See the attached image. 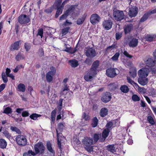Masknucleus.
<instances>
[{"instance_id":"f257e3e1","label":"nucleus","mask_w":156,"mask_h":156,"mask_svg":"<svg viewBox=\"0 0 156 156\" xmlns=\"http://www.w3.org/2000/svg\"><path fill=\"white\" fill-rule=\"evenodd\" d=\"M83 142L86 146L85 148L87 151L90 153L93 151V147L91 146L93 143V140L91 138L86 137L83 140Z\"/></svg>"},{"instance_id":"f03ea898","label":"nucleus","mask_w":156,"mask_h":156,"mask_svg":"<svg viewBox=\"0 0 156 156\" xmlns=\"http://www.w3.org/2000/svg\"><path fill=\"white\" fill-rule=\"evenodd\" d=\"M64 127V124L63 123L60 122L58 123V129H56L58 146L61 153H62V147L61 145V141L62 137L60 135L61 134L58 133V130L60 131V132L62 131Z\"/></svg>"},{"instance_id":"7ed1b4c3","label":"nucleus","mask_w":156,"mask_h":156,"mask_svg":"<svg viewBox=\"0 0 156 156\" xmlns=\"http://www.w3.org/2000/svg\"><path fill=\"white\" fill-rule=\"evenodd\" d=\"M16 142L20 146H24L27 144V140L25 136L19 135L16 137Z\"/></svg>"},{"instance_id":"20e7f679","label":"nucleus","mask_w":156,"mask_h":156,"mask_svg":"<svg viewBox=\"0 0 156 156\" xmlns=\"http://www.w3.org/2000/svg\"><path fill=\"white\" fill-rule=\"evenodd\" d=\"M113 16L116 20L120 21L124 19L125 15L122 11L113 10Z\"/></svg>"},{"instance_id":"39448f33","label":"nucleus","mask_w":156,"mask_h":156,"mask_svg":"<svg viewBox=\"0 0 156 156\" xmlns=\"http://www.w3.org/2000/svg\"><path fill=\"white\" fill-rule=\"evenodd\" d=\"M50 71H48L46 75V77L48 82L50 83L51 82L53 79V76L55 75L56 73L55 68L51 66L50 68Z\"/></svg>"},{"instance_id":"423d86ee","label":"nucleus","mask_w":156,"mask_h":156,"mask_svg":"<svg viewBox=\"0 0 156 156\" xmlns=\"http://www.w3.org/2000/svg\"><path fill=\"white\" fill-rule=\"evenodd\" d=\"M30 16L26 15H21L18 17V21L21 24H24L28 23L30 21Z\"/></svg>"},{"instance_id":"0eeeda50","label":"nucleus","mask_w":156,"mask_h":156,"mask_svg":"<svg viewBox=\"0 0 156 156\" xmlns=\"http://www.w3.org/2000/svg\"><path fill=\"white\" fill-rule=\"evenodd\" d=\"M34 150L37 153H40L41 154H42L45 150V147L42 142H39L34 145Z\"/></svg>"},{"instance_id":"6e6552de","label":"nucleus","mask_w":156,"mask_h":156,"mask_svg":"<svg viewBox=\"0 0 156 156\" xmlns=\"http://www.w3.org/2000/svg\"><path fill=\"white\" fill-rule=\"evenodd\" d=\"M138 8L135 6H131L129 8L128 14L131 18L135 17L138 14Z\"/></svg>"},{"instance_id":"1a4fd4ad","label":"nucleus","mask_w":156,"mask_h":156,"mask_svg":"<svg viewBox=\"0 0 156 156\" xmlns=\"http://www.w3.org/2000/svg\"><path fill=\"white\" fill-rule=\"evenodd\" d=\"M85 55L87 57L92 58L96 55L97 54L95 49L93 48H91L86 50Z\"/></svg>"},{"instance_id":"9d476101","label":"nucleus","mask_w":156,"mask_h":156,"mask_svg":"<svg viewBox=\"0 0 156 156\" xmlns=\"http://www.w3.org/2000/svg\"><path fill=\"white\" fill-rule=\"evenodd\" d=\"M111 98V94L109 92H106L102 94L101 100L103 102L106 103L110 101Z\"/></svg>"},{"instance_id":"9b49d317","label":"nucleus","mask_w":156,"mask_h":156,"mask_svg":"<svg viewBox=\"0 0 156 156\" xmlns=\"http://www.w3.org/2000/svg\"><path fill=\"white\" fill-rule=\"evenodd\" d=\"M150 72L149 69L146 68H143L138 71V74L139 76L147 77Z\"/></svg>"},{"instance_id":"f8f14e48","label":"nucleus","mask_w":156,"mask_h":156,"mask_svg":"<svg viewBox=\"0 0 156 156\" xmlns=\"http://www.w3.org/2000/svg\"><path fill=\"white\" fill-rule=\"evenodd\" d=\"M100 17L97 14H92L90 18V21L93 25H94L98 23L100 20Z\"/></svg>"},{"instance_id":"ddd939ff","label":"nucleus","mask_w":156,"mask_h":156,"mask_svg":"<svg viewBox=\"0 0 156 156\" xmlns=\"http://www.w3.org/2000/svg\"><path fill=\"white\" fill-rule=\"evenodd\" d=\"M106 74L108 77L113 78L117 75L115 69L114 68H109L106 70Z\"/></svg>"},{"instance_id":"4468645a","label":"nucleus","mask_w":156,"mask_h":156,"mask_svg":"<svg viewBox=\"0 0 156 156\" xmlns=\"http://www.w3.org/2000/svg\"><path fill=\"white\" fill-rule=\"evenodd\" d=\"M113 23L110 20H105L103 22L102 25L104 28L108 30L112 28Z\"/></svg>"},{"instance_id":"2eb2a0df","label":"nucleus","mask_w":156,"mask_h":156,"mask_svg":"<svg viewBox=\"0 0 156 156\" xmlns=\"http://www.w3.org/2000/svg\"><path fill=\"white\" fill-rule=\"evenodd\" d=\"M155 60H154L151 58H148L146 60H144V62L148 67H152L154 66L156 64Z\"/></svg>"},{"instance_id":"dca6fc26","label":"nucleus","mask_w":156,"mask_h":156,"mask_svg":"<svg viewBox=\"0 0 156 156\" xmlns=\"http://www.w3.org/2000/svg\"><path fill=\"white\" fill-rule=\"evenodd\" d=\"M138 42L137 39L133 37L129 41L128 44L130 47L134 48L137 45Z\"/></svg>"},{"instance_id":"f3484780","label":"nucleus","mask_w":156,"mask_h":156,"mask_svg":"<svg viewBox=\"0 0 156 156\" xmlns=\"http://www.w3.org/2000/svg\"><path fill=\"white\" fill-rule=\"evenodd\" d=\"M133 28V25L130 23L125 25L124 27V30L125 34H129Z\"/></svg>"},{"instance_id":"a211bd4d","label":"nucleus","mask_w":156,"mask_h":156,"mask_svg":"<svg viewBox=\"0 0 156 156\" xmlns=\"http://www.w3.org/2000/svg\"><path fill=\"white\" fill-rule=\"evenodd\" d=\"M147 77L143 76H139L138 79V82L139 84L143 86H144L147 84L148 83V80Z\"/></svg>"},{"instance_id":"6ab92c4d","label":"nucleus","mask_w":156,"mask_h":156,"mask_svg":"<svg viewBox=\"0 0 156 156\" xmlns=\"http://www.w3.org/2000/svg\"><path fill=\"white\" fill-rule=\"evenodd\" d=\"M21 43V41H16L13 44L11 45L10 47V50L11 51L17 50L20 48L19 45Z\"/></svg>"},{"instance_id":"aec40b11","label":"nucleus","mask_w":156,"mask_h":156,"mask_svg":"<svg viewBox=\"0 0 156 156\" xmlns=\"http://www.w3.org/2000/svg\"><path fill=\"white\" fill-rule=\"evenodd\" d=\"M108 110L106 108H102L100 112V116L103 117L105 116L108 114Z\"/></svg>"},{"instance_id":"412c9836","label":"nucleus","mask_w":156,"mask_h":156,"mask_svg":"<svg viewBox=\"0 0 156 156\" xmlns=\"http://www.w3.org/2000/svg\"><path fill=\"white\" fill-rule=\"evenodd\" d=\"M7 145V143L5 140L3 139H0V148L2 149L5 148Z\"/></svg>"},{"instance_id":"4be33fe9","label":"nucleus","mask_w":156,"mask_h":156,"mask_svg":"<svg viewBox=\"0 0 156 156\" xmlns=\"http://www.w3.org/2000/svg\"><path fill=\"white\" fill-rule=\"evenodd\" d=\"M17 89L19 91L24 92L26 90V87L23 84L20 83L18 85Z\"/></svg>"},{"instance_id":"5701e85b","label":"nucleus","mask_w":156,"mask_h":156,"mask_svg":"<svg viewBox=\"0 0 156 156\" xmlns=\"http://www.w3.org/2000/svg\"><path fill=\"white\" fill-rule=\"evenodd\" d=\"M110 129H104L102 133V137L105 140L108 136L110 132Z\"/></svg>"},{"instance_id":"b1692460","label":"nucleus","mask_w":156,"mask_h":156,"mask_svg":"<svg viewBox=\"0 0 156 156\" xmlns=\"http://www.w3.org/2000/svg\"><path fill=\"white\" fill-rule=\"evenodd\" d=\"M70 65L73 67H76L79 65L78 62L76 59H73L69 61Z\"/></svg>"},{"instance_id":"393cba45","label":"nucleus","mask_w":156,"mask_h":156,"mask_svg":"<svg viewBox=\"0 0 156 156\" xmlns=\"http://www.w3.org/2000/svg\"><path fill=\"white\" fill-rule=\"evenodd\" d=\"M107 150L109 151L114 153L116 152L115 147L114 144L109 145L107 147Z\"/></svg>"},{"instance_id":"a878e982","label":"nucleus","mask_w":156,"mask_h":156,"mask_svg":"<svg viewBox=\"0 0 156 156\" xmlns=\"http://www.w3.org/2000/svg\"><path fill=\"white\" fill-rule=\"evenodd\" d=\"M93 77V76L90 75V74L88 72L85 75L84 78L87 81H91Z\"/></svg>"},{"instance_id":"bb28decb","label":"nucleus","mask_w":156,"mask_h":156,"mask_svg":"<svg viewBox=\"0 0 156 156\" xmlns=\"http://www.w3.org/2000/svg\"><path fill=\"white\" fill-rule=\"evenodd\" d=\"M120 90L124 93H127L129 91V89L128 87L126 85L122 86L120 87Z\"/></svg>"},{"instance_id":"cd10ccee","label":"nucleus","mask_w":156,"mask_h":156,"mask_svg":"<svg viewBox=\"0 0 156 156\" xmlns=\"http://www.w3.org/2000/svg\"><path fill=\"white\" fill-rule=\"evenodd\" d=\"M101 137V134L100 133H94V134L93 139L94 141L93 142L95 144L98 142L99 138Z\"/></svg>"},{"instance_id":"c85d7f7f","label":"nucleus","mask_w":156,"mask_h":156,"mask_svg":"<svg viewBox=\"0 0 156 156\" xmlns=\"http://www.w3.org/2000/svg\"><path fill=\"white\" fill-rule=\"evenodd\" d=\"M118 85L115 83H110L108 85V88L110 90H114L118 87Z\"/></svg>"},{"instance_id":"c756f323","label":"nucleus","mask_w":156,"mask_h":156,"mask_svg":"<svg viewBox=\"0 0 156 156\" xmlns=\"http://www.w3.org/2000/svg\"><path fill=\"white\" fill-rule=\"evenodd\" d=\"M127 79L128 82L132 85L134 86L136 88H137V87H139V86L138 84L137 83H136L133 80L129 77H127Z\"/></svg>"},{"instance_id":"7c9ffc66","label":"nucleus","mask_w":156,"mask_h":156,"mask_svg":"<svg viewBox=\"0 0 156 156\" xmlns=\"http://www.w3.org/2000/svg\"><path fill=\"white\" fill-rule=\"evenodd\" d=\"M2 133L4 136L9 140H10V139H12V136H11V134L9 133L8 131L5 129L3 130V132H2Z\"/></svg>"},{"instance_id":"2f4dec72","label":"nucleus","mask_w":156,"mask_h":156,"mask_svg":"<svg viewBox=\"0 0 156 156\" xmlns=\"http://www.w3.org/2000/svg\"><path fill=\"white\" fill-rule=\"evenodd\" d=\"M98 120L97 118L96 117H94L92 119V123L91 124L93 128L97 126L98 124Z\"/></svg>"},{"instance_id":"473e14b6","label":"nucleus","mask_w":156,"mask_h":156,"mask_svg":"<svg viewBox=\"0 0 156 156\" xmlns=\"http://www.w3.org/2000/svg\"><path fill=\"white\" fill-rule=\"evenodd\" d=\"M149 16L147 12L145 13L140 19V22L142 23L145 21L147 19Z\"/></svg>"},{"instance_id":"72a5a7b5","label":"nucleus","mask_w":156,"mask_h":156,"mask_svg":"<svg viewBox=\"0 0 156 156\" xmlns=\"http://www.w3.org/2000/svg\"><path fill=\"white\" fill-rule=\"evenodd\" d=\"M136 72L137 70L135 68L132 69L129 72L130 76L133 78H135L137 75Z\"/></svg>"},{"instance_id":"f704fd0d","label":"nucleus","mask_w":156,"mask_h":156,"mask_svg":"<svg viewBox=\"0 0 156 156\" xmlns=\"http://www.w3.org/2000/svg\"><path fill=\"white\" fill-rule=\"evenodd\" d=\"M47 147L48 150L51 153L54 154L55 153L54 151L53 150L51 145L50 142H48L47 143Z\"/></svg>"},{"instance_id":"c9c22d12","label":"nucleus","mask_w":156,"mask_h":156,"mask_svg":"<svg viewBox=\"0 0 156 156\" xmlns=\"http://www.w3.org/2000/svg\"><path fill=\"white\" fill-rule=\"evenodd\" d=\"M70 29L69 27H68L62 30L61 33L62 34V36H63L66 35L69 32V30Z\"/></svg>"},{"instance_id":"e433bc0d","label":"nucleus","mask_w":156,"mask_h":156,"mask_svg":"<svg viewBox=\"0 0 156 156\" xmlns=\"http://www.w3.org/2000/svg\"><path fill=\"white\" fill-rule=\"evenodd\" d=\"M10 129L12 131L16 132L18 134L21 133V132L20 129L16 127L11 126L10 127Z\"/></svg>"},{"instance_id":"4c0bfd02","label":"nucleus","mask_w":156,"mask_h":156,"mask_svg":"<svg viewBox=\"0 0 156 156\" xmlns=\"http://www.w3.org/2000/svg\"><path fill=\"white\" fill-rule=\"evenodd\" d=\"M16 60L17 61H19L22 59H24V57L23 55H22L21 53L19 52L15 57Z\"/></svg>"},{"instance_id":"58836bf2","label":"nucleus","mask_w":156,"mask_h":156,"mask_svg":"<svg viewBox=\"0 0 156 156\" xmlns=\"http://www.w3.org/2000/svg\"><path fill=\"white\" fill-rule=\"evenodd\" d=\"M62 8L60 7L57 9V11L56 12L55 17V18L58 17V16L60 15L62 12Z\"/></svg>"},{"instance_id":"ea45409f","label":"nucleus","mask_w":156,"mask_h":156,"mask_svg":"<svg viewBox=\"0 0 156 156\" xmlns=\"http://www.w3.org/2000/svg\"><path fill=\"white\" fill-rule=\"evenodd\" d=\"M97 69L95 68H94L91 67L89 73L90 75L93 76L97 73Z\"/></svg>"},{"instance_id":"a19ab883","label":"nucleus","mask_w":156,"mask_h":156,"mask_svg":"<svg viewBox=\"0 0 156 156\" xmlns=\"http://www.w3.org/2000/svg\"><path fill=\"white\" fill-rule=\"evenodd\" d=\"M119 55L120 54L119 52H116L111 58V59L113 61H117L118 60Z\"/></svg>"},{"instance_id":"79ce46f5","label":"nucleus","mask_w":156,"mask_h":156,"mask_svg":"<svg viewBox=\"0 0 156 156\" xmlns=\"http://www.w3.org/2000/svg\"><path fill=\"white\" fill-rule=\"evenodd\" d=\"M41 116V115H38L36 113H33L30 115V117L31 119L34 120H36L38 117Z\"/></svg>"},{"instance_id":"37998d69","label":"nucleus","mask_w":156,"mask_h":156,"mask_svg":"<svg viewBox=\"0 0 156 156\" xmlns=\"http://www.w3.org/2000/svg\"><path fill=\"white\" fill-rule=\"evenodd\" d=\"M147 120L148 122L151 125H154L155 124L153 118L151 116H148L147 117Z\"/></svg>"},{"instance_id":"c03bdc74","label":"nucleus","mask_w":156,"mask_h":156,"mask_svg":"<svg viewBox=\"0 0 156 156\" xmlns=\"http://www.w3.org/2000/svg\"><path fill=\"white\" fill-rule=\"evenodd\" d=\"M12 112L11 108L9 107H7L5 108L3 113L6 114H9L12 113Z\"/></svg>"},{"instance_id":"a18cd8bd","label":"nucleus","mask_w":156,"mask_h":156,"mask_svg":"<svg viewBox=\"0 0 156 156\" xmlns=\"http://www.w3.org/2000/svg\"><path fill=\"white\" fill-rule=\"evenodd\" d=\"M2 76L3 82L5 83H6L8 81L7 76L4 72H2Z\"/></svg>"},{"instance_id":"49530a36","label":"nucleus","mask_w":156,"mask_h":156,"mask_svg":"<svg viewBox=\"0 0 156 156\" xmlns=\"http://www.w3.org/2000/svg\"><path fill=\"white\" fill-rule=\"evenodd\" d=\"M149 93L150 95L152 96L153 97H156V89H152Z\"/></svg>"},{"instance_id":"de8ad7c7","label":"nucleus","mask_w":156,"mask_h":156,"mask_svg":"<svg viewBox=\"0 0 156 156\" xmlns=\"http://www.w3.org/2000/svg\"><path fill=\"white\" fill-rule=\"evenodd\" d=\"M63 100V99L61 98L58 101L57 108L59 111H60L61 110L62 108Z\"/></svg>"},{"instance_id":"09e8293b","label":"nucleus","mask_w":156,"mask_h":156,"mask_svg":"<svg viewBox=\"0 0 156 156\" xmlns=\"http://www.w3.org/2000/svg\"><path fill=\"white\" fill-rule=\"evenodd\" d=\"M113 126V123L112 122H108L106 125V129H110V131L112 129Z\"/></svg>"},{"instance_id":"8fccbe9b","label":"nucleus","mask_w":156,"mask_h":156,"mask_svg":"<svg viewBox=\"0 0 156 156\" xmlns=\"http://www.w3.org/2000/svg\"><path fill=\"white\" fill-rule=\"evenodd\" d=\"M117 46L116 44H113L112 45L109 46L106 48V51H111L114 48H116Z\"/></svg>"},{"instance_id":"3c124183","label":"nucleus","mask_w":156,"mask_h":156,"mask_svg":"<svg viewBox=\"0 0 156 156\" xmlns=\"http://www.w3.org/2000/svg\"><path fill=\"white\" fill-rule=\"evenodd\" d=\"M99 62L98 60L94 61L92 64L91 67L97 69L99 65Z\"/></svg>"},{"instance_id":"603ef678","label":"nucleus","mask_w":156,"mask_h":156,"mask_svg":"<svg viewBox=\"0 0 156 156\" xmlns=\"http://www.w3.org/2000/svg\"><path fill=\"white\" fill-rule=\"evenodd\" d=\"M85 20L84 17H83L80 18H79L76 22V23L78 25H80L82 24Z\"/></svg>"},{"instance_id":"864d4df0","label":"nucleus","mask_w":156,"mask_h":156,"mask_svg":"<svg viewBox=\"0 0 156 156\" xmlns=\"http://www.w3.org/2000/svg\"><path fill=\"white\" fill-rule=\"evenodd\" d=\"M75 9L74 6L71 5L66 11V12L69 15V14L73 12Z\"/></svg>"},{"instance_id":"5fc2aeb1","label":"nucleus","mask_w":156,"mask_h":156,"mask_svg":"<svg viewBox=\"0 0 156 156\" xmlns=\"http://www.w3.org/2000/svg\"><path fill=\"white\" fill-rule=\"evenodd\" d=\"M43 29L42 28L38 29V33L37 34V36H40L41 37V38H42L43 37Z\"/></svg>"},{"instance_id":"6e6d98bb","label":"nucleus","mask_w":156,"mask_h":156,"mask_svg":"<svg viewBox=\"0 0 156 156\" xmlns=\"http://www.w3.org/2000/svg\"><path fill=\"white\" fill-rule=\"evenodd\" d=\"M56 111L54 110L51 112V118L52 121H54L55 119Z\"/></svg>"},{"instance_id":"4d7b16f0","label":"nucleus","mask_w":156,"mask_h":156,"mask_svg":"<svg viewBox=\"0 0 156 156\" xmlns=\"http://www.w3.org/2000/svg\"><path fill=\"white\" fill-rule=\"evenodd\" d=\"M133 100L135 101H139L140 100V98L136 94H133L132 97Z\"/></svg>"},{"instance_id":"13d9d810","label":"nucleus","mask_w":156,"mask_h":156,"mask_svg":"<svg viewBox=\"0 0 156 156\" xmlns=\"http://www.w3.org/2000/svg\"><path fill=\"white\" fill-rule=\"evenodd\" d=\"M122 32H118L115 34V39L116 40H119L122 37Z\"/></svg>"},{"instance_id":"bf43d9fd","label":"nucleus","mask_w":156,"mask_h":156,"mask_svg":"<svg viewBox=\"0 0 156 156\" xmlns=\"http://www.w3.org/2000/svg\"><path fill=\"white\" fill-rule=\"evenodd\" d=\"M69 15L68 13H66L65 12L59 18V20H64L66 19L68 16Z\"/></svg>"},{"instance_id":"052dcab7","label":"nucleus","mask_w":156,"mask_h":156,"mask_svg":"<svg viewBox=\"0 0 156 156\" xmlns=\"http://www.w3.org/2000/svg\"><path fill=\"white\" fill-rule=\"evenodd\" d=\"M156 37L155 35L149 36L146 38V40L147 41H151L154 39Z\"/></svg>"},{"instance_id":"680f3d73","label":"nucleus","mask_w":156,"mask_h":156,"mask_svg":"<svg viewBox=\"0 0 156 156\" xmlns=\"http://www.w3.org/2000/svg\"><path fill=\"white\" fill-rule=\"evenodd\" d=\"M67 44H64V46L65 48H66V49L64 51L66 52H69L71 54V51H72V48L71 47L68 48L67 47Z\"/></svg>"},{"instance_id":"e2e57ef3","label":"nucleus","mask_w":156,"mask_h":156,"mask_svg":"<svg viewBox=\"0 0 156 156\" xmlns=\"http://www.w3.org/2000/svg\"><path fill=\"white\" fill-rule=\"evenodd\" d=\"M123 53V55L127 58H131L133 57V56L129 54L126 51L124 50Z\"/></svg>"},{"instance_id":"0e129e2a","label":"nucleus","mask_w":156,"mask_h":156,"mask_svg":"<svg viewBox=\"0 0 156 156\" xmlns=\"http://www.w3.org/2000/svg\"><path fill=\"white\" fill-rule=\"evenodd\" d=\"M82 118L86 121H88L90 119V116L88 115H86L85 113H83Z\"/></svg>"},{"instance_id":"69168bd1","label":"nucleus","mask_w":156,"mask_h":156,"mask_svg":"<svg viewBox=\"0 0 156 156\" xmlns=\"http://www.w3.org/2000/svg\"><path fill=\"white\" fill-rule=\"evenodd\" d=\"M53 10V8L52 7H49L44 10L45 12L47 13H51Z\"/></svg>"},{"instance_id":"338daca9","label":"nucleus","mask_w":156,"mask_h":156,"mask_svg":"<svg viewBox=\"0 0 156 156\" xmlns=\"http://www.w3.org/2000/svg\"><path fill=\"white\" fill-rule=\"evenodd\" d=\"M24 47L27 51H28L30 49V45L29 43H25Z\"/></svg>"},{"instance_id":"774afa93","label":"nucleus","mask_w":156,"mask_h":156,"mask_svg":"<svg viewBox=\"0 0 156 156\" xmlns=\"http://www.w3.org/2000/svg\"><path fill=\"white\" fill-rule=\"evenodd\" d=\"M23 67L22 65L17 66L14 69H13V71L14 73H17L20 69Z\"/></svg>"}]
</instances>
